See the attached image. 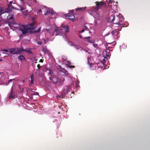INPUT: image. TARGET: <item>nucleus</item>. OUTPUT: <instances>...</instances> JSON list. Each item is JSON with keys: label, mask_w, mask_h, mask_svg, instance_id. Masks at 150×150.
<instances>
[{"label": "nucleus", "mask_w": 150, "mask_h": 150, "mask_svg": "<svg viewBox=\"0 0 150 150\" xmlns=\"http://www.w3.org/2000/svg\"><path fill=\"white\" fill-rule=\"evenodd\" d=\"M106 5L105 3L104 2H100L98 4H96V7L90 8L88 11V13L93 16L94 18H96L94 21L96 25H97V22L98 21H99L100 15L97 13V11L100 8V6H105Z\"/></svg>", "instance_id": "nucleus-1"}, {"label": "nucleus", "mask_w": 150, "mask_h": 150, "mask_svg": "<svg viewBox=\"0 0 150 150\" xmlns=\"http://www.w3.org/2000/svg\"><path fill=\"white\" fill-rule=\"evenodd\" d=\"M62 29H60L58 30H57V29L55 30H53L51 28L47 29L46 30L47 32L51 34V36L60 35L65 37L66 36V34L69 31V27L67 25L62 26Z\"/></svg>", "instance_id": "nucleus-2"}, {"label": "nucleus", "mask_w": 150, "mask_h": 150, "mask_svg": "<svg viewBox=\"0 0 150 150\" xmlns=\"http://www.w3.org/2000/svg\"><path fill=\"white\" fill-rule=\"evenodd\" d=\"M31 27H28V26L22 25L20 26L19 30L21 31L22 33L23 34H25L27 33L28 32V30L31 29L33 30V32L34 33H39L41 30V27H39L38 28V30H35L36 28L37 27V26H35L33 27L34 23H31L29 24Z\"/></svg>", "instance_id": "nucleus-3"}, {"label": "nucleus", "mask_w": 150, "mask_h": 150, "mask_svg": "<svg viewBox=\"0 0 150 150\" xmlns=\"http://www.w3.org/2000/svg\"><path fill=\"white\" fill-rule=\"evenodd\" d=\"M106 1L108 4H109L111 9L110 11L112 12L113 11L115 13L117 11V4H118L117 2H114L112 0H106Z\"/></svg>", "instance_id": "nucleus-4"}, {"label": "nucleus", "mask_w": 150, "mask_h": 150, "mask_svg": "<svg viewBox=\"0 0 150 150\" xmlns=\"http://www.w3.org/2000/svg\"><path fill=\"white\" fill-rule=\"evenodd\" d=\"M121 29L120 28H117L113 30L111 32V34L115 38H118L119 37V31Z\"/></svg>", "instance_id": "nucleus-5"}, {"label": "nucleus", "mask_w": 150, "mask_h": 150, "mask_svg": "<svg viewBox=\"0 0 150 150\" xmlns=\"http://www.w3.org/2000/svg\"><path fill=\"white\" fill-rule=\"evenodd\" d=\"M49 72L48 74V75L49 76V78L50 80L51 81V82L54 83H56L58 81L56 77H53L52 79L51 76L52 74H53L52 71L51 70H49Z\"/></svg>", "instance_id": "nucleus-6"}, {"label": "nucleus", "mask_w": 150, "mask_h": 150, "mask_svg": "<svg viewBox=\"0 0 150 150\" xmlns=\"http://www.w3.org/2000/svg\"><path fill=\"white\" fill-rule=\"evenodd\" d=\"M74 10H72L70 11L69 13L65 14L66 17H69V19L72 21H74L75 17L73 15Z\"/></svg>", "instance_id": "nucleus-7"}, {"label": "nucleus", "mask_w": 150, "mask_h": 150, "mask_svg": "<svg viewBox=\"0 0 150 150\" xmlns=\"http://www.w3.org/2000/svg\"><path fill=\"white\" fill-rule=\"evenodd\" d=\"M13 85L11 87L10 92L8 95V98L10 99L15 98L16 97V93L13 89Z\"/></svg>", "instance_id": "nucleus-8"}, {"label": "nucleus", "mask_w": 150, "mask_h": 150, "mask_svg": "<svg viewBox=\"0 0 150 150\" xmlns=\"http://www.w3.org/2000/svg\"><path fill=\"white\" fill-rule=\"evenodd\" d=\"M44 8L42 9V11H46V12L45 13H44V15H46L47 14H53L54 13L53 10H52L51 9H50L49 8H47L45 6H44Z\"/></svg>", "instance_id": "nucleus-9"}, {"label": "nucleus", "mask_w": 150, "mask_h": 150, "mask_svg": "<svg viewBox=\"0 0 150 150\" xmlns=\"http://www.w3.org/2000/svg\"><path fill=\"white\" fill-rule=\"evenodd\" d=\"M68 44L69 45L71 46H74L76 50H80L81 51H82V48L79 45H77L75 44L72 42L69 41L68 42Z\"/></svg>", "instance_id": "nucleus-10"}, {"label": "nucleus", "mask_w": 150, "mask_h": 150, "mask_svg": "<svg viewBox=\"0 0 150 150\" xmlns=\"http://www.w3.org/2000/svg\"><path fill=\"white\" fill-rule=\"evenodd\" d=\"M109 51L108 50H107V51H104L103 52V56L104 58H106L107 60H108L110 58V54Z\"/></svg>", "instance_id": "nucleus-11"}, {"label": "nucleus", "mask_w": 150, "mask_h": 150, "mask_svg": "<svg viewBox=\"0 0 150 150\" xmlns=\"http://www.w3.org/2000/svg\"><path fill=\"white\" fill-rule=\"evenodd\" d=\"M109 13L110 15L108 18V21L109 22L112 23L115 19V15L113 13L111 15L110 13Z\"/></svg>", "instance_id": "nucleus-12"}, {"label": "nucleus", "mask_w": 150, "mask_h": 150, "mask_svg": "<svg viewBox=\"0 0 150 150\" xmlns=\"http://www.w3.org/2000/svg\"><path fill=\"white\" fill-rule=\"evenodd\" d=\"M74 85H71L69 86H66L65 89L63 91V93L65 94H67L69 90L72 87H74Z\"/></svg>", "instance_id": "nucleus-13"}, {"label": "nucleus", "mask_w": 150, "mask_h": 150, "mask_svg": "<svg viewBox=\"0 0 150 150\" xmlns=\"http://www.w3.org/2000/svg\"><path fill=\"white\" fill-rule=\"evenodd\" d=\"M16 51L15 53H14L15 54H20L23 52L22 47L20 48L17 47L16 48Z\"/></svg>", "instance_id": "nucleus-14"}, {"label": "nucleus", "mask_w": 150, "mask_h": 150, "mask_svg": "<svg viewBox=\"0 0 150 150\" xmlns=\"http://www.w3.org/2000/svg\"><path fill=\"white\" fill-rule=\"evenodd\" d=\"M117 21H115L116 22L114 23H113L117 24L119 25H123L124 23V22L122 20V19H120L119 21H118V18H117ZM116 21H117V19H116Z\"/></svg>", "instance_id": "nucleus-15"}, {"label": "nucleus", "mask_w": 150, "mask_h": 150, "mask_svg": "<svg viewBox=\"0 0 150 150\" xmlns=\"http://www.w3.org/2000/svg\"><path fill=\"white\" fill-rule=\"evenodd\" d=\"M90 68L92 70L94 69H96V67H98V64L96 63H91L89 65Z\"/></svg>", "instance_id": "nucleus-16"}, {"label": "nucleus", "mask_w": 150, "mask_h": 150, "mask_svg": "<svg viewBox=\"0 0 150 150\" xmlns=\"http://www.w3.org/2000/svg\"><path fill=\"white\" fill-rule=\"evenodd\" d=\"M84 39H88L87 41H88V42H89L90 43H94L95 42L94 40H93L92 39H91L90 38V37H85L84 38Z\"/></svg>", "instance_id": "nucleus-17"}, {"label": "nucleus", "mask_w": 150, "mask_h": 150, "mask_svg": "<svg viewBox=\"0 0 150 150\" xmlns=\"http://www.w3.org/2000/svg\"><path fill=\"white\" fill-rule=\"evenodd\" d=\"M42 51L44 52L45 54L46 53L48 54H50V53L49 51L46 48H43L42 49Z\"/></svg>", "instance_id": "nucleus-18"}, {"label": "nucleus", "mask_w": 150, "mask_h": 150, "mask_svg": "<svg viewBox=\"0 0 150 150\" xmlns=\"http://www.w3.org/2000/svg\"><path fill=\"white\" fill-rule=\"evenodd\" d=\"M13 15V14H10L7 17V19L8 20H14Z\"/></svg>", "instance_id": "nucleus-19"}, {"label": "nucleus", "mask_w": 150, "mask_h": 150, "mask_svg": "<svg viewBox=\"0 0 150 150\" xmlns=\"http://www.w3.org/2000/svg\"><path fill=\"white\" fill-rule=\"evenodd\" d=\"M16 51V49L14 48H11L9 50V52L13 54H15L14 53H15Z\"/></svg>", "instance_id": "nucleus-20"}, {"label": "nucleus", "mask_w": 150, "mask_h": 150, "mask_svg": "<svg viewBox=\"0 0 150 150\" xmlns=\"http://www.w3.org/2000/svg\"><path fill=\"white\" fill-rule=\"evenodd\" d=\"M18 58L21 61H22L23 60L25 59V58L24 57L23 55H20L18 57Z\"/></svg>", "instance_id": "nucleus-21"}, {"label": "nucleus", "mask_w": 150, "mask_h": 150, "mask_svg": "<svg viewBox=\"0 0 150 150\" xmlns=\"http://www.w3.org/2000/svg\"><path fill=\"white\" fill-rule=\"evenodd\" d=\"M91 59L90 57H88L87 58V63L89 65H90L91 63Z\"/></svg>", "instance_id": "nucleus-22"}, {"label": "nucleus", "mask_w": 150, "mask_h": 150, "mask_svg": "<svg viewBox=\"0 0 150 150\" xmlns=\"http://www.w3.org/2000/svg\"><path fill=\"white\" fill-rule=\"evenodd\" d=\"M67 64L68 65L70 68H74L75 67L74 66H71V63L70 62H67Z\"/></svg>", "instance_id": "nucleus-23"}, {"label": "nucleus", "mask_w": 150, "mask_h": 150, "mask_svg": "<svg viewBox=\"0 0 150 150\" xmlns=\"http://www.w3.org/2000/svg\"><path fill=\"white\" fill-rule=\"evenodd\" d=\"M82 50H83V51H85L86 52H88V54L90 53V50L89 49H86L82 48Z\"/></svg>", "instance_id": "nucleus-24"}, {"label": "nucleus", "mask_w": 150, "mask_h": 150, "mask_svg": "<svg viewBox=\"0 0 150 150\" xmlns=\"http://www.w3.org/2000/svg\"><path fill=\"white\" fill-rule=\"evenodd\" d=\"M86 8V7H82V8H77V9H76V11H77V10H81H81H85V8Z\"/></svg>", "instance_id": "nucleus-25"}, {"label": "nucleus", "mask_w": 150, "mask_h": 150, "mask_svg": "<svg viewBox=\"0 0 150 150\" xmlns=\"http://www.w3.org/2000/svg\"><path fill=\"white\" fill-rule=\"evenodd\" d=\"M118 17L120 19H121L122 20H123L124 19V18L123 16L120 14L119 13V15H118Z\"/></svg>", "instance_id": "nucleus-26"}, {"label": "nucleus", "mask_w": 150, "mask_h": 150, "mask_svg": "<svg viewBox=\"0 0 150 150\" xmlns=\"http://www.w3.org/2000/svg\"><path fill=\"white\" fill-rule=\"evenodd\" d=\"M126 47V46L125 44H123L122 46L120 47V49L121 50L122 48H125Z\"/></svg>", "instance_id": "nucleus-27"}, {"label": "nucleus", "mask_w": 150, "mask_h": 150, "mask_svg": "<svg viewBox=\"0 0 150 150\" xmlns=\"http://www.w3.org/2000/svg\"><path fill=\"white\" fill-rule=\"evenodd\" d=\"M30 78L31 80H34V75L33 74H32L31 75Z\"/></svg>", "instance_id": "nucleus-28"}, {"label": "nucleus", "mask_w": 150, "mask_h": 150, "mask_svg": "<svg viewBox=\"0 0 150 150\" xmlns=\"http://www.w3.org/2000/svg\"><path fill=\"white\" fill-rule=\"evenodd\" d=\"M22 49L23 52H27L29 50L27 49H23V47H22Z\"/></svg>", "instance_id": "nucleus-29"}, {"label": "nucleus", "mask_w": 150, "mask_h": 150, "mask_svg": "<svg viewBox=\"0 0 150 150\" xmlns=\"http://www.w3.org/2000/svg\"><path fill=\"white\" fill-rule=\"evenodd\" d=\"M93 46L95 48H97L98 47V45L97 44H94L93 43Z\"/></svg>", "instance_id": "nucleus-30"}, {"label": "nucleus", "mask_w": 150, "mask_h": 150, "mask_svg": "<svg viewBox=\"0 0 150 150\" xmlns=\"http://www.w3.org/2000/svg\"><path fill=\"white\" fill-rule=\"evenodd\" d=\"M19 88L20 89V90H21V91H23V89H24V88H22L21 87V86H20V85H19Z\"/></svg>", "instance_id": "nucleus-31"}, {"label": "nucleus", "mask_w": 150, "mask_h": 150, "mask_svg": "<svg viewBox=\"0 0 150 150\" xmlns=\"http://www.w3.org/2000/svg\"><path fill=\"white\" fill-rule=\"evenodd\" d=\"M76 87L79 86V82L78 80L77 81V82L76 83Z\"/></svg>", "instance_id": "nucleus-32"}, {"label": "nucleus", "mask_w": 150, "mask_h": 150, "mask_svg": "<svg viewBox=\"0 0 150 150\" xmlns=\"http://www.w3.org/2000/svg\"><path fill=\"white\" fill-rule=\"evenodd\" d=\"M38 44L39 45H41L42 44V42L41 41H38L37 42Z\"/></svg>", "instance_id": "nucleus-33"}, {"label": "nucleus", "mask_w": 150, "mask_h": 150, "mask_svg": "<svg viewBox=\"0 0 150 150\" xmlns=\"http://www.w3.org/2000/svg\"><path fill=\"white\" fill-rule=\"evenodd\" d=\"M27 52H28L29 54H32V52L30 50H29Z\"/></svg>", "instance_id": "nucleus-34"}, {"label": "nucleus", "mask_w": 150, "mask_h": 150, "mask_svg": "<svg viewBox=\"0 0 150 150\" xmlns=\"http://www.w3.org/2000/svg\"><path fill=\"white\" fill-rule=\"evenodd\" d=\"M102 62L104 64L105 62H106V60L105 59H104L103 60Z\"/></svg>", "instance_id": "nucleus-35"}, {"label": "nucleus", "mask_w": 150, "mask_h": 150, "mask_svg": "<svg viewBox=\"0 0 150 150\" xmlns=\"http://www.w3.org/2000/svg\"><path fill=\"white\" fill-rule=\"evenodd\" d=\"M14 80V79H10L8 81V83H10V82H11L13 80Z\"/></svg>", "instance_id": "nucleus-36"}, {"label": "nucleus", "mask_w": 150, "mask_h": 150, "mask_svg": "<svg viewBox=\"0 0 150 150\" xmlns=\"http://www.w3.org/2000/svg\"><path fill=\"white\" fill-rule=\"evenodd\" d=\"M84 31H85V30L83 29L81 31H79V33H82Z\"/></svg>", "instance_id": "nucleus-37"}, {"label": "nucleus", "mask_w": 150, "mask_h": 150, "mask_svg": "<svg viewBox=\"0 0 150 150\" xmlns=\"http://www.w3.org/2000/svg\"><path fill=\"white\" fill-rule=\"evenodd\" d=\"M79 38H81H81H83V37H82V35H79Z\"/></svg>", "instance_id": "nucleus-38"}, {"label": "nucleus", "mask_w": 150, "mask_h": 150, "mask_svg": "<svg viewBox=\"0 0 150 150\" xmlns=\"http://www.w3.org/2000/svg\"><path fill=\"white\" fill-rule=\"evenodd\" d=\"M33 80H31V82H30V83L32 84H33L34 83H33Z\"/></svg>", "instance_id": "nucleus-39"}, {"label": "nucleus", "mask_w": 150, "mask_h": 150, "mask_svg": "<svg viewBox=\"0 0 150 150\" xmlns=\"http://www.w3.org/2000/svg\"><path fill=\"white\" fill-rule=\"evenodd\" d=\"M1 51H4L6 52H8V50L7 49H4V50H2Z\"/></svg>", "instance_id": "nucleus-40"}, {"label": "nucleus", "mask_w": 150, "mask_h": 150, "mask_svg": "<svg viewBox=\"0 0 150 150\" xmlns=\"http://www.w3.org/2000/svg\"><path fill=\"white\" fill-rule=\"evenodd\" d=\"M61 79H62V81L63 82L64 81V78H61Z\"/></svg>", "instance_id": "nucleus-41"}, {"label": "nucleus", "mask_w": 150, "mask_h": 150, "mask_svg": "<svg viewBox=\"0 0 150 150\" xmlns=\"http://www.w3.org/2000/svg\"><path fill=\"white\" fill-rule=\"evenodd\" d=\"M37 67L39 69H40V66L39 64H38L37 65Z\"/></svg>", "instance_id": "nucleus-42"}, {"label": "nucleus", "mask_w": 150, "mask_h": 150, "mask_svg": "<svg viewBox=\"0 0 150 150\" xmlns=\"http://www.w3.org/2000/svg\"><path fill=\"white\" fill-rule=\"evenodd\" d=\"M21 10L22 11H23V10H25V9L24 8L22 7L21 8Z\"/></svg>", "instance_id": "nucleus-43"}, {"label": "nucleus", "mask_w": 150, "mask_h": 150, "mask_svg": "<svg viewBox=\"0 0 150 150\" xmlns=\"http://www.w3.org/2000/svg\"><path fill=\"white\" fill-rule=\"evenodd\" d=\"M39 11L40 12H41V13H42L41 9H39Z\"/></svg>", "instance_id": "nucleus-44"}, {"label": "nucleus", "mask_w": 150, "mask_h": 150, "mask_svg": "<svg viewBox=\"0 0 150 150\" xmlns=\"http://www.w3.org/2000/svg\"><path fill=\"white\" fill-rule=\"evenodd\" d=\"M9 83H8V82L6 83V86L8 85V84H9Z\"/></svg>", "instance_id": "nucleus-45"}, {"label": "nucleus", "mask_w": 150, "mask_h": 150, "mask_svg": "<svg viewBox=\"0 0 150 150\" xmlns=\"http://www.w3.org/2000/svg\"><path fill=\"white\" fill-rule=\"evenodd\" d=\"M43 40H44V42L45 43H46V40L45 39H43Z\"/></svg>", "instance_id": "nucleus-46"}, {"label": "nucleus", "mask_w": 150, "mask_h": 150, "mask_svg": "<svg viewBox=\"0 0 150 150\" xmlns=\"http://www.w3.org/2000/svg\"><path fill=\"white\" fill-rule=\"evenodd\" d=\"M12 1H11L10 2V5H12Z\"/></svg>", "instance_id": "nucleus-47"}, {"label": "nucleus", "mask_w": 150, "mask_h": 150, "mask_svg": "<svg viewBox=\"0 0 150 150\" xmlns=\"http://www.w3.org/2000/svg\"><path fill=\"white\" fill-rule=\"evenodd\" d=\"M84 28L87 29V27L86 26H84Z\"/></svg>", "instance_id": "nucleus-48"}, {"label": "nucleus", "mask_w": 150, "mask_h": 150, "mask_svg": "<svg viewBox=\"0 0 150 150\" xmlns=\"http://www.w3.org/2000/svg\"><path fill=\"white\" fill-rule=\"evenodd\" d=\"M25 80H22V82L23 83V82H25Z\"/></svg>", "instance_id": "nucleus-49"}, {"label": "nucleus", "mask_w": 150, "mask_h": 150, "mask_svg": "<svg viewBox=\"0 0 150 150\" xmlns=\"http://www.w3.org/2000/svg\"><path fill=\"white\" fill-rule=\"evenodd\" d=\"M36 3V0H33Z\"/></svg>", "instance_id": "nucleus-50"}, {"label": "nucleus", "mask_w": 150, "mask_h": 150, "mask_svg": "<svg viewBox=\"0 0 150 150\" xmlns=\"http://www.w3.org/2000/svg\"><path fill=\"white\" fill-rule=\"evenodd\" d=\"M36 95H38V93H36Z\"/></svg>", "instance_id": "nucleus-51"}, {"label": "nucleus", "mask_w": 150, "mask_h": 150, "mask_svg": "<svg viewBox=\"0 0 150 150\" xmlns=\"http://www.w3.org/2000/svg\"><path fill=\"white\" fill-rule=\"evenodd\" d=\"M2 60L1 59H0V61H1Z\"/></svg>", "instance_id": "nucleus-52"}, {"label": "nucleus", "mask_w": 150, "mask_h": 150, "mask_svg": "<svg viewBox=\"0 0 150 150\" xmlns=\"http://www.w3.org/2000/svg\"><path fill=\"white\" fill-rule=\"evenodd\" d=\"M6 12L7 13H8V12Z\"/></svg>", "instance_id": "nucleus-53"}, {"label": "nucleus", "mask_w": 150, "mask_h": 150, "mask_svg": "<svg viewBox=\"0 0 150 150\" xmlns=\"http://www.w3.org/2000/svg\"><path fill=\"white\" fill-rule=\"evenodd\" d=\"M1 72H0V74H1Z\"/></svg>", "instance_id": "nucleus-54"}]
</instances>
